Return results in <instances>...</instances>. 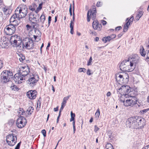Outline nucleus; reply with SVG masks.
I'll return each mask as SVG.
<instances>
[{
    "mask_svg": "<svg viewBox=\"0 0 149 149\" xmlns=\"http://www.w3.org/2000/svg\"><path fill=\"white\" fill-rule=\"evenodd\" d=\"M92 60V58L91 56L90 57L88 61V63H87V65L89 66L90 65H91L92 64L91 62Z\"/></svg>",
    "mask_w": 149,
    "mask_h": 149,
    "instance_id": "79ce46f5",
    "label": "nucleus"
},
{
    "mask_svg": "<svg viewBox=\"0 0 149 149\" xmlns=\"http://www.w3.org/2000/svg\"><path fill=\"white\" fill-rule=\"evenodd\" d=\"M129 28V26H127L124 25V28L123 29V32H126Z\"/></svg>",
    "mask_w": 149,
    "mask_h": 149,
    "instance_id": "a19ab883",
    "label": "nucleus"
},
{
    "mask_svg": "<svg viewBox=\"0 0 149 149\" xmlns=\"http://www.w3.org/2000/svg\"><path fill=\"white\" fill-rule=\"evenodd\" d=\"M98 23L97 22H96L95 21L93 22L92 26L93 28L94 29H98Z\"/></svg>",
    "mask_w": 149,
    "mask_h": 149,
    "instance_id": "cd10ccee",
    "label": "nucleus"
},
{
    "mask_svg": "<svg viewBox=\"0 0 149 149\" xmlns=\"http://www.w3.org/2000/svg\"><path fill=\"white\" fill-rule=\"evenodd\" d=\"M120 86H121L119 88H117L118 92L122 96H123L124 97L127 98L129 96L128 94L131 91L130 87L128 85L125 84H122Z\"/></svg>",
    "mask_w": 149,
    "mask_h": 149,
    "instance_id": "39448f33",
    "label": "nucleus"
},
{
    "mask_svg": "<svg viewBox=\"0 0 149 149\" xmlns=\"http://www.w3.org/2000/svg\"><path fill=\"white\" fill-rule=\"evenodd\" d=\"M27 10L28 9L26 6H23L21 7H18L16 9L15 14L17 15L18 18L21 19L26 16L28 13Z\"/></svg>",
    "mask_w": 149,
    "mask_h": 149,
    "instance_id": "20e7f679",
    "label": "nucleus"
},
{
    "mask_svg": "<svg viewBox=\"0 0 149 149\" xmlns=\"http://www.w3.org/2000/svg\"><path fill=\"white\" fill-rule=\"evenodd\" d=\"M72 4H70V7L69 8V12L70 15L71 16L72 15Z\"/></svg>",
    "mask_w": 149,
    "mask_h": 149,
    "instance_id": "a18cd8bd",
    "label": "nucleus"
},
{
    "mask_svg": "<svg viewBox=\"0 0 149 149\" xmlns=\"http://www.w3.org/2000/svg\"><path fill=\"white\" fill-rule=\"evenodd\" d=\"M128 60H129L131 64L132 65V68L135 69L136 64L139 62V59L136 58H128Z\"/></svg>",
    "mask_w": 149,
    "mask_h": 149,
    "instance_id": "dca6fc26",
    "label": "nucleus"
},
{
    "mask_svg": "<svg viewBox=\"0 0 149 149\" xmlns=\"http://www.w3.org/2000/svg\"><path fill=\"white\" fill-rule=\"evenodd\" d=\"M134 119H136L135 120L136 124L137 125V126H139V123H140L139 122L141 120L142 117L138 116H134Z\"/></svg>",
    "mask_w": 149,
    "mask_h": 149,
    "instance_id": "5701e85b",
    "label": "nucleus"
},
{
    "mask_svg": "<svg viewBox=\"0 0 149 149\" xmlns=\"http://www.w3.org/2000/svg\"><path fill=\"white\" fill-rule=\"evenodd\" d=\"M40 21L42 24L44 23V22L45 20V17L44 15H41L40 17Z\"/></svg>",
    "mask_w": 149,
    "mask_h": 149,
    "instance_id": "7c9ffc66",
    "label": "nucleus"
},
{
    "mask_svg": "<svg viewBox=\"0 0 149 149\" xmlns=\"http://www.w3.org/2000/svg\"><path fill=\"white\" fill-rule=\"evenodd\" d=\"M10 42L13 47H18L20 46L22 42V39L20 36L17 35L13 36L10 39Z\"/></svg>",
    "mask_w": 149,
    "mask_h": 149,
    "instance_id": "0eeeda50",
    "label": "nucleus"
},
{
    "mask_svg": "<svg viewBox=\"0 0 149 149\" xmlns=\"http://www.w3.org/2000/svg\"><path fill=\"white\" fill-rule=\"evenodd\" d=\"M134 17L133 16H131V17L129 18H127L126 21H129V22H132L134 20Z\"/></svg>",
    "mask_w": 149,
    "mask_h": 149,
    "instance_id": "e433bc0d",
    "label": "nucleus"
},
{
    "mask_svg": "<svg viewBox=\"0 0 149 149\" xmlns=\"http://www.w3.org/2000/svg\"><path fill=\"white\" fill-rule=\"evenodd\" d=\"M3 10L4 14L7 15L9 14V9L8 7L6 6L3 8Z\"/></svg>",
    "mask_w": 149,
    "mask_h": 149,
    "instance_id": "bb28decb",
    "label": "nucleus"
},
{
    "mask_svg": "<svg viewBox=\"0 0 149 149\" xmlns=\"http://www.w3.org/2000/svg\"><path fill=\"white\" fill-rule=\"evenodd\" d=\"M146 59L149 62V50H146Z\"/></svg>",
    "mask_w": 149,
    "mask_h": 149,
    "instance_id": "ea45409f",
    "label": "nucleus"
},
{
    "mask_svg": "<svg viewBox=\"0 0 149 149\" xmlns=\"http://www.w3.org/2000/svg\"><path fill=\"white\" fill-rule=\"evenodd\" d=\"M32 26L33 29L36 30L38 29L39 27V25L37 22H34L32 23Z\"/></svg>",
    "mask_w": 149,
    "mask_h": 149,
    "instance_id": "a878e982",
    "label": "nucleus"
},
{
    "mask_svg": "<svg viewBox=\"0 0 149 149\" xmlns=\"http://www.w3.org/2000/svg\"><path fill=\"white\" fill-rule=\"evenodd\" d=\"M39 79V76L36 74L29 73L28 79L26 81L28 86L33 87L36 85Z\"/></svg>",
    "mask_w": 149,
    "mask_h": 149,
    "instance_id": "f03ea898",
    "label": "nucleus"
},
{
    "mask_svg": "<svg viewBox=\"0 0 149 149\" xmlns=\"http://www.w3.org/2000/svg\"><path fill=\"white\" fill-rule=\"evenodd\" d=\"M37 95V93L36 90H30L26 93L27 97L31 100L36 98Z\"/></svg>",
    "mask_w": 149,
    "mask_h": 149,
    "instance_id": "2eb2a0df",
    "label": "nucleus"
},
{
    "mask_svg": "<svg viewBox=\"0 0 149 149\" xmlns=\"http://www.w3.org/2000/svg\"><path fill=\"white\" fill-rule=\"evenodd\" d=\"M106 149H112V145L111 143H108L106 146Z\"/></svg>",
    "mask_w": 149,
    "mask_h": 149,
    "instance_id": "f704fd0d",
    "label": "nucleus"
},
{
    "mask_svg": "<svg viewBox=\"0 0 149 149\" xmlns=\"http://www.w3.org/2000/svg\"><path fill=\"white\" fill-rule=\"evenodd\" d=\"M21 142H20L17 145V146L15 148V149H19V148Z\"/></svg>",
    "mask_w": 149,
    "mask_h": 149,
    "instance_id": "49530a36",
    "label": "nucleus"
},
{
    "mask_svg": "<svg viewBox=\"0 0 149 149\" xmlns=\"http://www.w3.org/2000/svg\"><path fill=\"white\" fill-rule=\"evenodd\" d=\"M123 103V104L126 107L130 106L133 107L134 105L137 104L138 100H136L135 97H132L131 99H127L125 101V100H120Z\"/></svg>",
    "mask_w": 149,
    "mask_h": 149,
    "instance_id": "9b49d317",
    "label": "nucleus"
},
{
    "mask_svg": "<svg viewBox=\"0 0 149 149\" xmlns=\"http://www.w3.org/2000/svg\"><path fill=\"white\" fill-rule=\"evenodd\" d=\"M131 64L129 61V60H124L123 61L120 63L119 65L120 69L123 71L125 72H131L133 71L134 69L132 68Z\"/></svg>",
    "mask_w": 149,
    "mask_h": 149,
    "instance_id": "7ed1b4c3",
    "label": "nucleus"
},
{
    "mask_svg": "<svg viewBox=\"0 0 149 149\" xmlns=\"http://www.w3.org/2000/svg\"><path fill=\"white\" fill-rule=\"evenodd\" d=\"M142 149H149V145L143 147Z\"/></svg>",
    "mask_w": 149,
    "mask_h": 149,
    "instance_id": "774afa93",
    "label": "nucleus"
},
{
    "mask_svg": "<svg viewBox=\"0 0 149 149\" xmlns=\"http://www.w3.org/2000/svg\"><path fill=\"white\" fill-rule=\"evenodd\" d=\"M135 120L136 119H134V116L128 118L126 122L127 126L132 129H138V127H137V125L136 123Z\"/></svg>",
    "mask_w": 149,
    "mask_h": 149,
    "instance_id": "9d476101",
    "label": "nucleus"
},
{
    "mask_svg": "<svg viewBox=\"0 0 149 149\" xmlns=\"http://www.w3.org/2000/svg\"><path fill=\"white\" fill-rule=\"evenodd\" d=\"M20 72L30 71V68L28 66H22L20 68Z\"/></svg>",
    "mask_w": 149,
    "mask_h": 149,
    "instance_id": "4be33fe9",
    "label": "nucleus"
},
{
    "mask_svg": "<svg viewBox=\"0 0 149 149\" xmlns=\"http://www.w3.org/2000/svg\"><path fill=\"white\" fill-rule=\"evenodd\" d=\"M139 14L137 15L136 16V17L135 18V19L134 21L136 20V21H138L139 19L142 16L143 12L142 11H140V10H139L138 11Z\"/></svg>",
    "mask_w": 149,
    "mask_h": 149,
    "instance_id": "412c9836",
    "label": "nucleus"
},
{
    "mask_svg": "<svg viewBox=\"0 0 149 149\" xmlns=\"http://www.w3.org/2000/svg\"><path fill=\"white\" fill-rule=\"evenodd\" d=\"M33 110V108L32 107H29L27 109L26 113L29 114H31Z\"/></svg>",
    "mask_w": 149,
    "mask_h": 149,
    "instance_id": "c85d7f7f",
    "label": "nucleus"
},
{
    "mask_svg": "<svg viewBox=\"0 0 149 149\" xmlns=\"http://www.w3.org/2000/svg\"><path fill=\"white\" fill-rule=\"evenodd\" d=\"M70 96V95H69L67 97H64L63 99V100L67 102V101L68 100Z\"/></svg>",
    "mask_w": 149,
    "mask_h": 149,
    "instance_id": "37998d69",
    "label": "nucleus"
},
{
    "mask_svg": "<svg viewBox=\"0 0 149 149\" xmlns=\"http://www.w3.org/2000/svg\"><path fill=\"white\" fill-rule=\"evenodd\" d=\"M26 29L28 31H29V32L32 31L33 29V26H30L29 24H27L26 26Z\"/></svg>",
    "mask_w": 149,
    "mask_h": 149,
    "instance_id": "2f4dec72",
    "label": "nucleus"
},
{
    "mask_svg": "<svg viewBox=\"0 0 149 149\" xmlns=\"http://www.w3.org/2000/svg\"><path fill=\"white\" fill-rule=\"evenodd\" d=\"M86 69L84 68H80L78 70V72H86Z\"/></svg>",
    "mask_w": 149,
    "mask_h": 149,
    "instance_id": "72a5a7b5",
    "label": "nucleus"
},
{
    "mask_svg": "<svg viewBox=\"0 0 149 149\" xmlns=\"http://www.w3.org/2000/svg\"><path fill=\"white\" fill-rule=\"evenodd\" d=\"M139 122V126H137V127H138V129H142L146 125V120L144 118L142 117Z\"/></svg>",
    "mask_w": 149,
    "mask_h": 149,
    "instance_id": "6ab92c4d",
    "label": "nucleus"
},
{
    "mask_svg": "<svg viewBox=\"0 0 149 149\" xmlns=\"http://www.w3.org/2000/svg\"><path fill=\"white\" fill-rule=\"evenodd\" d=\"M17 57L19 61L22 63H24L25 60V57L24 55L22 54H18Z\"/></svg>",
    "mask_w": 149,
    "mask_h": 149,
    "instance_id": "aec40b11",
    "label": "nucleus"
},
{
    "mask_svg": "<svg viewBox=\"0 0 149 149\" xmlns=\"http://www.w3.org/2000/svg\"><path fill=\"white\" fill-rule=\"evenodd\" d=\"M18 116H19L21 117V115H23L25 113V111H23V109L22 108H20L19 110L18 111Z\"/></svg>",
    "mask_w": 149,
    "mask_h": 149,
    "instance_id": "c756f323",
    "label": "nucleus"
},
{
    "mask_svg": "<svg viewBox=\"0 0 149 149\" xmlns=\"http://www.w3.org/2000/svg\"><path fill=\"white\" fill-rule=\"evenodd\" d=\"M13 75L12 73L10 71H3L1 74L0 80L2 83H6L8 81L10 77Z\"/></svg>",
    "mask_w": 149,
    "mask_h": 149,
    "instance_id": "423d86ee",
    "label": "nucleus"
},
{
    "mask_svg": "<svg viewBox=\"0 0 149 149\" xmlns=\"http://www.w3.org/2000/svg\"><path fill=\"white\" fill-rule=\"evenodd\" d=\"M10 88L12 90L14 91H15V90H17L18 89V88L16 86L13 84H12Z\"/></svg>",
    "mask_w": 149,
    "mask_h": 149,
    "instance_id": "c9c22d12",
    "label": "nucleus"
},
{
    "mask_svg": "<svg viewBox=\"0 0 149 149\" xmlns=\"http://www.w3.org/2000/svg\"><path fill=\"white\" fill-rule=\"evenodd\" d=\"M92 13L91 10H89L87 13V16H91Z\"/></svg>",
    "mask_w": 149,
    "mask_h": 149,
    "instance_id": "8fccbe9b",
    "label": "nucleus"
},
{
    "mask_svg": "<svg viewBox=\"0 0 149 149\" xmlns=\"http://www.w3.org/2000/svg\"><path fill=\"white\" fill-rule=\"evenodd\" d=\"M67 102L63 100V102L61 103V105L64 107H65Z\"/></svg>",
    "mask_w": 149,
    "mask_h": 149,
    "instance_id": "6e6d98bb",
    "label": "nucleus"
},
{
    "mask_svg": "<svg viewBox=\"0 0 149 149\" xmlns=\"http://www.w3.org/2000/svg\"><path fill=\"white\" fill-rule=\"evenodd\" d=\"M36 17V15H35L34 14L32 13H30L29 14V21L31 22L32 23L34 22H37Z\"/></svg>",
    "mask_w": 149,
    "mask_h": 149,
    "instance_id": "a211bd4d",
    "label": "nucleus"
},
{
    "mask_svg": "<svg viewBox=\"0 0 149 149\" xmlns=\"http://www.w3.org/2000/svg\"><path fill=\"white\" fill-rule=\"evenodd\" d=\"M141 54L143 57H145L146 54V52L144 49L143 48L142 51L141 52Z\"/></svg>",
    "mask_w": 149,
    "mask_h": 149,
    "instance_id": "473e14b6",
    "label": "nucleus"
},
{
    "mask_svg": "<svg viewBox=\"0 0 149 149\" xmlns=\"http://www.w3.org/2000/svg\"><path fill=\"white\" fill-rule=\"evenodd\" d=\"M26 123V119L23 117H19L16 121V125L17 127L19 128L23 127Z\"/></svg>",
    "mask_w": 149,
    "mask_h": 149,
    "instance_id": "ddd939ff",
    "label": "nucleus"
},
{
    "mask_svg": "<svg viewBox=\"0 0 149 149\" xmlns=\"http://www.w3.org/2000/svg\"><path fill=\"white\" fill-rule=\"evenodd\" d=\"M30 72V71H26L25 72H19L21 73V75L24 77L25 78H26V76H27L28 77H29V73Z\"/></svg>",
    "mask_w": 149,
    "mask_h": 149,
    "instance_id": "393cba45",
    "label": "nucleus"
},
{
    "mask_svg": "<svg viewBox=\"0 0 149 149\" xmlns=\"http://www.w3.org/2000/svg\"><path fill=\"white\" fill-rule=\"evenodd\" d=\"M101 4L100 2H98L97 3L96 6L97 7H99L101 6Z\"/></svg>",
    "mask_w": 149,
    "mask_h": 149,
    "instance_id": "0e129e2a",
    "label": "nucleus"
},
{
    "mask_svg": "<svg viewBox=\"0 0 149 149\" xmlns=\"http://www.w3.org/2000/svg\"><path fill=\"white\" fill-rule=\"evenodd\" d=\"M122 29V27L121 26H118L117 27L115 28V30L116 31L117 30H119Z\"/></svg>",
    "mask_w": 149,
    "mask_h": 149,
    "instance_id": "13d9d810",
    "label": "nucleus"
},
{
    "mask_svg": "<svg viewBox=\"0 0 149 149\" xmlns=\"http://www.w3.org/2000/svg\"><path fill=\"white\" fill-rule=\"evenodd\" d=\"M25 78L21 75L20 72L16 74L14 76V80L15 82L18 84L22 83V81L25 80Z\"/></svg>",
    "mask_w": 149,
    "mask_h": 149,
    "instance_id": "4468645a",
    "label": "nucleus"
},
{
    "mask_svg": "<svg viewBox=\"0 0 149 149\" xmlns=\"http://www.w3.org/2000/svg\"><path fill=\"white\" fill-rule=\"evenodd\" d=\"M31 115V114H29V113H27L26 111V113H25V116H26V117H29Z\"/></svg>",
    "mask_w": 149,
    "mask_h": 149,
    "instance_id": "e2e57ef3",
    "label": "nucleus"
},
{
    "mask_svg": "<svg viewBox=\"0 0 149 149\" xmlns=\"http://www.w3.org/2000/svg\"><path fill=\"white\" fill-rule=\"evenodd\" d=\"M111 37L110 36L104 37L102 39V41L104 43L107 42L111 40Z\"/></svg>",
    "mask_w": 149,
    "mask_h": 149,
    "instance_id": "b1692460",
    "label": "nucleus"
},
{
    "mask_svg": "<svg viewBox=\"0 0 149 149\" xmlns=\"http://www.w3.org/2000/svg\"><path fill=\"white\" fill-rule=\"evenodd\" d=\"M22 45L23 48L25 47L28 49H32L34 46L33 41L29 38H25L23 40Z\"/></svg>",
    "mask_w": 149,
    "mask_h": 149,
    "instance_id": "6e6552de",
    "label": "nucleus"
},
{
    "mask_svg": "<svg viewBox=\"0 0 149 149\" xmlns=\"http://www.w3.org/2000/svg\"><path fill=\"white\" fill-rule=\"evenodd\" d=\"M107 23V22L106 21H104V20H102V23L103 25H106V24Z\"/></svg>",
    "mask_w": 149,
    "mask_h": 149,
    "instance_id": "338daca9",
    "label": "nucleus"
},
{
    "mask_svg": "<svg viewBox=\"0 0 149 149\" xmlns=\"http://www.w3.org/2000/svg\"><path fill=\"white\" fill-rule=\"evenodd\" d=\"M98 29H97V30H98L99 31H100L101 30V28L102 27V25L101 24H98Z\"/></svg>",
    "mask_w": 149,
    "mask_h": 149,
    "instance_id": "603ef678",
    "label": "nucleus"
},
{
    "mask_svg": "<svg viewBox=\"0 0 149 149\" xmlns=\"http://www.w3.org/2000/svg\"><path fill=\"white\" fill-rule=\"evenodd\" d=\"M148 111H149V108L141 111H140V113L142 114H143Z\"/></svg>",
    "mask_w": 149,
    "mask_h": 149,
    "instance_id": "4c0bfd02",
    "label": "nucleus"
},
{
    "mask_svg": "<svg viewBox=\"0 0 149 149\" xmlns=\"http://www.w3.org/2000/svg\"><path fill=\"white\" fill-rule=\"evenodd\" d=\"M90 72H91V71L89 69H88V70L87 72V74L89 75H91V74H93V73H91Z\"/></svg>",
    "mask_w": 149,
    "mask_h": 149,
    "instance_id": "09e8293b",
    "label": "nucleus"
},
{
    "mask_svg": "<svg viewBox=\"0 0 149 149\" xmlns=\"http://www.w3.org/2000/svg\"><path fill=\"white\" fill-rule=\"evenodd\" d=\"M64 107L61 105V108L60 109V110L59 113H61V112L62 111V110H63V109Z\"/></svg>",
    "mask_w": 149,
    "mask_h": 149,
    "instance_id": "69168bd1",
    "label": "nucleus"
},
{
    "mask_svg": "<svg viewBox=\"0 0 149 149\" xmlns=\"http://www.w3.org/2000/svg\"><path fill=\"white\" fill-rule=\"evenodd\" d=\"M51 17L50 16H49V17H48V26H49L50 25V22H51Z\"/></svg>",
    "mask_w": 149,
    "mask_h": 149,
    "instance_id": "3c124183",
    "label": "nucleus"
},
{
    "mask_svg": "<svg viewBox=\"0 0 149 149\" xmlns=\"http://www.w3.org/2000/svg\"><path fill=\"white\" fill-rule=\"evenodd\" d=\"M75 114L74 113H73L71 111V117H73L74 118L75 117Z\"/></svg>",
    "mask_w": 149,
    "mask_h": 149,
    "instance_id": "bf43d9fd",
    "label": "nucleus"
},
{
    "mask_svg": "<svg viewBox=\"0 0 149 149\" xmlns=\"http://www.w3.org/2000/svg\"><path fill=\"white\" fill-rule=\"evenodd\" d=\"M16 18H18V17L15 13V14H13L11 17L10 19V24H13L15 26H17L18 24L17 21L16 19Z\"/></svg>",
    "mask_w": 149,
    "mask_h": 149,
    "instance_id": "f3484780",
    "label": "nucleus"
},
{
    "mask_svg": "<svg viewBox=\"0 0 149 149\" xmlns=\"http://www.w3.org/2000/svg\"><path fill=\"white\" fill-rule=\"evenodd\" d=\"M17 26H15L13 24H9L6 26L4 31L8 35H11L14 33L16 30V27Z\"/></svg>",
    "mask_w": 149,
    "mask_h": 149,
    "instance_id": "f8f14e48",
    "label": "nucleus"
},
{
    "mask_svg": "<svg viewBox=\"0 0 149 149\" xmlns=\"http://www.w3.org/2000/svg\"><path fill=\"white\" fill-rule=\"evenodd\" d=\"M17 141V136L14 134H10L7 136L6 141L9 146H13L16 143Z\"/></svg>",
    "mask_w": 149,
    "mask_h": 149,
    "instance_id": "1a4fd4ad",
    "label": "nucleus"
},
{
    "mask_svg": "<svg viewBox=\"0 0 149 149\" xmlns=\"http://www.w3.org/2000/svg\"><path fill=\"white\" fill-rule=\"evenodd\" d=\"M99 129V128L96 126L95 125V129L94 131L96 132L97 131H98Z\"/></svg>",
    "mask_w": 149,
    "mask_h": 149,
    "instance_id": "864d4df0",
    "label": "nucleus"
},
{
    "mask_svg": "<svg viewBox=\"0 0 149 149\" xmlns=\"http://www.w3.org/2000/svg\"><path fill=\"white\" fill-rule=\"evenodd\" d=\"M35 32H37V33L40 36H41V33L39 30L38 29H37L35 31Z\"/></svg>",
    "mask_w": 149,
    "mask_h": 149,
    "instance_id": "de8ad7c7",
    "label": "nucleus"
},
{
    "mask_svg": "<svg viewBox=\"0 0 149 149\" xmlns=\"http://www.w3.org/2000/svg\"><path fill=\"white\" fill-rule=\"evenodd\" d=\"M123 34V33H120L118 34L117 36L118 38H120L121 36Z\"/></svg>",
    "mask_w": 149,
    "mask_h": 149,
    "instance_id": "052dcab7",
    "label": "nucleus"
},
{
    "mask_svg": "<svg viewBox=\"0 0 149 149\" xmlns=\"http://www.w3.org/2000/svg\"><path fill=\"white\" fill-rule=\"evenodd\" d=\"M129 76L128 74L126 73H118L116 74L115 78L117 85L127 84L129 81Z\"/></svg>",
    "mask_w": 149,
    "mask_h": 149,
    "instance_id": "f257e3e1",
    "label": "nucleus"
},
{
    "mask_svg": "<svg viewBox=\"0 0 149 149\" xmlns=\"http://www.w3.org/2000/svg\"><path fill=\"white\" fill-rule=\"evenodd\" d=\"M100 115V110L99 109H98L96 111V112L95 113V116L96 118H99V116Z\"/></svg>",
    "mask_w": 149,
    "mask_h": 149,
    "instance_id": "58836bf2",
    "label": "nucleus"
},
{
    "mask_svg": "<svg viewBox=\"0 0 149 149\" xmlns=\"http://www.w3.org/2000/svg\"><path fill=\"white\" fill-rule=\"evenodd\" d=\"M96 12H93L92 13V17H95L96 15Z\"/></svg>",
    "mask_w": 149,
    "mask_h": 149,
    "instance_id": "680f3d73",
    "label": "nucleus"
},
{
    "mask_svg": "<svg viewBox=\"0 0 149 149\" xmlns=\"http://www.w3.org/2000/svg\"><path fill=\"white\" fill-rule=\"evenodd\" d=\"M40 104H39V105H38V103L37 104V108H36L37 110H39V109L40 108Z\"/></svg>",
    "mask_w": 149,
    "mask_h": 149,
    "instance_id": "4d7b16f0",
    "label": "nucleus"
},
{
    "mask_svg": "<svg viewBox=\"0 0 149 149\" xmlns=\"http://www.w3.org/2000/svg\"><path fill=\"white\" fill-rule=\"evenodd\" d=\"M73 22L71 20L70 24V27L71 29L73 28Z\"/></svg>",
    "mask_w": 149,
    "mask_h": 149,
    "instance_id": "5fc2aeb1",
    "label": "nucleus"
},
{
    "mask_svg": "<svg viewBox=\"0 0 149 149\" xmlns=\"http://www.w3.org/2000/svg\"><path fill=\"white\" fill-rule=\"evenodd\" d=\"M41 133L44 137L46 136V132L45 130H43L41 131Z\"/></svg>",
    "mask_w": 149,
    "mask_h": 149,
    "instance_id": "c03bdc74",
    "label": "nucleus"
}]
</instances>
